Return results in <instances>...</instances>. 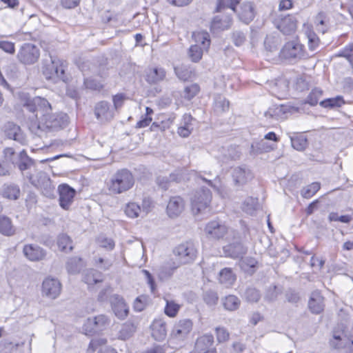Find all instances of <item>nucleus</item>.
Here are the masks:
<instances>
[{
	"label": "nucleus",
	"mask_w": 353,
	"mask_h": 353,
	"mask_svg": "<svg viewBox=\"0 0 353 353\" xmlns=\"http://www.w3.org/2000/svg\"><path fill=\"white\" fill-rule=\"evenodd\" d=\"M23 107L31 114L28 117L32 121V129L57 131L68 125L67 115L62 113H52V106L44 98H28L24 102Z\"/></svg>",
	"instance_id": "obj_1"
},
{
	"label": "nucleus",
	"mask_w": 353,
	"mask_h": 353,
	"mask_svg": "<svg viewBox=\"0 0 353 353\" xmlns=\"http://www.w3.org/2000/svg\"><path fill=\"white\" fill-rule=\"evenodd\" d=\"M134 184L132 173L128 169L117 170L112 175L108 183L110 192L114 194H120L128 191Z\"/></svg>",
	"instance_id": "obj_2"
},
{
	"label": "nucleus",
	"mask_w": 353,
	"mask_h": 353,
	"mask_svg": "<svg viewBox=\"0 0 353 353\" xmlns=\"http://www.w3.org/2000/svg\"><path fill=\"white\" fill-rule=\"evenodd\" d=\"M192 37L196 44L190 47L188 54L192 62L197 63L201 59L203 51L207 50L210 47V35L206 32H194Z\"/></svg>",
	"instance_id": "obj_3"
},
{
	"label": "nucleus",
	"mask_w": 353,
	"mask_h": 353,
	"mask_svg": "<svg viewBox=\"0 0 353 353\" xmlns=\"http://www.w3.org/2000/svg\"><path fill=\"white\" fill-rule=\"evenodd\" d=\"M178 265L193 262L196 258L198 250L196 244L192 241H186L176 246L174 251Z\"/></svg>",
	"instance_id": "obj_4"
},
{
	"label": "nucleus",
	"mask_w": 353,
	"mask_h": 353,
	"mask_svg": "<svg viewBox=\"0 0 353 353\" xmlns=\"http://www.w3.org/2000/svg\"><path fill=\"white\" fill-rule=\"evenodd\" d=\"M65 69L66 64L64 61L54 59L52 60L51 63L46 66L43 74L47 79L52 80L54 82L58 81H65L67 80Z\"/></svg>",
	"instance_id": "obj_5"
},
{
	"label": "nucleus",
	"mask_w": 353,
	"mask_h": 353,
	"mask_svg": "<svg viewBox=\"0 0 353 353\" xmlns=\"http://www.w3.org/2000/svg\"><path fill=\"white\" fill-rule=\"evenodd\" d=\"M280 55L282 58L290 60L301 59L307 57L303 45L296 40L287 42L281 49Z\"/></svg>",
	"instance_id": "obj_6"
},
{
	"label": "nucleus",
	"mask_w": 353,
	"mask_h": 353,
	"mask_svg": "<svg viewBox=\"0 0 353 353\" xmlns=\"http://www.w3.org/2000/svg\"><path fill=\"white\" fill-rule=\"evenodd\" d=\"M212 194L208 189H201L191 199L192 211L194 215L202 213L208 206Z\"/></svg>",
	"instance_id": "obj_7"
},
{
	"label": "nucleus",
	"mask_w": 353,
	"mask_h": 353,
	"mask_svg": "<svg viewBox=\"0 0 353 353\" xmlns=\"http://www.w3.org/2000/svg\"><path fill=\"white\" fill-rule=\"evenodd\" d=\"M27 177L34 186L41 190L43 195L49 198L54 196V187L46 173L39 172L36 176L30 174Z\"/></svg>",
	"instance_id": "obj_8"
},
{
	"label": "nucleus",
	"mask_w": 353,
	"mask_h": 353,
	"mask_svg": "<svg viewBox=\"0 0 353 353\" xmlns=\"http://www.w3.org/2000/svg\"><path fill=\"white\" fill-rule=\"evenodd\" d=\"M204 232L208 239L219 240L227 234L228 228L221 220H212L206 224L204 228Z\"/></svg>",
	"instance_id": "obj_9"
},
{
	"label": "nucleus",
	"mask_w": 353,
	"mask_h": 353,
	"mask_svg": "<svg viewBox=\"0 0 353 353\" xmlns=\"http://www.w3.org/2000/svg\"><path fill=\"white\" fill-rule=\"evenodd\" d=\"M193 328V322L190 319H182L177 321L171 331L170 336L175 340L184 341L190 334Z\"/></svg>",
	"instance_id": "obj_10"
},
{
	"label": "nucleus",
	"mask_w": 353,
	"mask_h": 353,
	"mask_svg": "<svg viewBox=\"0 0 353 353\" xmlns=\"http://www.w3.org/2000/svg\"><path fill=\"white\" fill-rule=\"evenodd\" d=\"M109 301L114 315L120 320H124L129 314V307L123 297L114 294L110 296Z\"/></svg>",
	"instance_id": "obj_11"
},
{
	"label": "nucleus",
	"mask_w": 353,
	"mask_h": 353,
	"mask_svg": "<svg viewBox=\"0 0 353 353\" xmlns=\"http://www.w3.org/2000/svg\"><path fill=\"white\" fill-rule=\"evenodd\" d=\"M19 60L24 64H32L35 63L39 57V50L33 44L24 43L18 54Z\"/></svg>",
	"instance_id": "obj_12"
},
{
	"label": "nucleus",
	"mask_w": 353,
	"mask_h": 353,
	"mask_svg": "<svg viewBox=\"0 0 353 353\" xmlns=\"http://www.w3.org/2000/svg\"><path fill=\"white\" fill-rule=\"evenodd\" d=\"M61 292V283L54 278H46L41 286V293L43 296L51 299L57 298Z\"/></svg>",
	"instance_id": "obj_13"
},
{
	"label": "nucleus",
	"mask_w": 353,
	"mask_h": 353,
	"mask_svg": "<svg viewBox=\"0 0 353 353\" xmlns=\"http://www.w3.org/2000/svg\"><path fill=\"white\" fill-rule=\"evenodd\" d=\"M297 19L295 15L288 14L274 21V25L283 34H293L297 28Z\"/></svg>",
	"instance_id": "obj_14"
},
{
	"label": "nucleus",
	"mask_w": 353,
	"mask_h": 353,
	"mask_svg": "<svg viewBox=\"0 0 353 353\" xmlns=\"http://www.w3.org/2000/svg\"><path fill=\"white\" fill-rule=\"evenodd\" d=\"M59 204L64 210H68L72 205L76 191L67 184H61L58 188Z\"/></svg>",
	"instance_id": "obj_15"
},
{
	"label": "nucleus",
	"mask_w": 353,
	"mask_h": 353,
	"mask_svg": "<svg viewBox=\"0 0 353 353\" xmlns=\"http://www.w3.org/2000/svg\"><path fill=\"white\" fill-rule=\"evenodd\" d=\"M5 134L8 139H13L22 145L27 144L28 141L25 134L21 128L14 123L8 122L6 124Z\"/></svg>",
	"instance_id": "obj_16"
},
{
	"label": "nucleus",
	"mask_w": 353,
	"mask_h": 353,
	"mask_svg": "<svg viewBox=\"0 0 353 353\" xmlns=\"http://www.w3.org/2000/svg\"><path fill=\"white\" fill-rule=\"evenodd\" d=\"M94 115L101 122L111 120L114 117V112L110 108V103L105 101L98 102L94 107Z\"/></svg>",
	"instance_id": "obj_17"
},
{
	"label": "nucleus",
	"mask_w": 353,
	"mask_h": 353,
	"mask_svg": "<svg viewBox=\"0 0 353 353\" xmlns=\"http://www.w3.org/2000/svg\"><path fill=\"white\" fill-rule=\"evenodd\" d=\"M23 252L24 255L32 261H42L46 256V250L34 244L25 245Z\"/></svg>",
	"instance_id": "obj_18"
},
{
	"label": "nucleus",
	"mask_w": 353,
	"mask_h": 353,
	"mask_svg": "<svg viewBox=\"0 0 353 353\" xmlns=\"http://www.w3.org/2000/svg\"><path fill=\"white\" fill-rule=\"evenodd\" d=\"M166 72L163 68L152 67L145 70V81L150 84H157L165 79Z\"/></svg>",
	"instance_id": "obj_19"
},
{
	"label": "nucleus",
	"mask_w": 353,
	"mask_h": 353,
	"mask_svg": "<svg viewBox=\"0 0 353 353\" xmlns=\"http://www.w3.org/2000/svg\"><path fill=\"white\" fill-rule=\"evenodd\" d=\"M324 298L320 291L315 290L311 293L308 307L313 314H320L324 309Z\"/></svg>",
	"instance_id": "obj_20"
},
{
	"label": "nucleus",
	"mask_w": 353,
	"mask_h": 353,
	"mask_svg": "<svg viewBox=\"0 0 353 353\" xmlns=\"http://www.w3.org/2000/svg\"><path fill=\"white\" fill-rule=\"evenodd\" d=\"M226 256L232 259L242 258L247 252V248L240 242L230 243L223 248Z\"/></svg>",
	"instance_id": "obj_21"
},
{
	"label": "nucleus",
	"mask_w": 353,
	"mask_h": 353,
	"mask_svg": "<svg viewBox=\"0 0 353 353\" xmlns=\"http://www.w3.org/2000/svg\"><path fill=\"white\" fill-rule=\"evenodd\" d=\"M332 346L339 350V353H347L350 349V345H353V339H347V334L345 330L343 331V336L334 334L333 339L330 341Z\"/></svg>",
	"instance_id": "obj_22"
},
{
	"label": "nucleus",
	"mask_w": 353,
	"mask_h": 353,
	"mask_svg": "<svg viewBox=\"0 0 353 353\" xmlns=\"http://www.w3.org/2000/svg\"><path fill=\"white\" fill-rule=\"evenodd\" d=\"M232 19L230 14H223L215 16L211 21V29L214 30H225L230 28Z\"/></svg>",
	"instance_id": "obj_23"
},
{
	"label": "nucleus",
	"mask_w": 353,
	"mask_h": 353,
	"mask_svg": "<svg viewBox=\"0 0 353 353\" xmlns=\"http://www.w3.org/2000/svg\"><path fill=\"white\" fill-rule=\"evenodd\" d=\"M253 177L250 170L245 167H237L233 169L232 178L237 185H243Z\"/></svg>",
	"instance_id": "obj_24"
},
{
	"label": "nucleus",
	"mask_w": 353,
	"mask_h": 353,
	"mask_svg": "<svg viewBox=\"0 0 353 353\" xmlns=\"http://www.w3.org/2000/svg\"><path fill=\"white\" fill-rule=\"evenodd\" d=\"M152 336L158 341H163L167 336L166 323L162 319L154 320L151 325Z\"/></svg>",
	"instance_id": "obj_25"
},
{
	"label": "nucleus",
	"mask_w": 353,
	"mask_h": 353,
	"mask_svg": "<svg viewBox=\"0 0 353 353\" xmlns=\"http://www.w3.org/2000/svg\"><path fill=\"white\" fill-rule=\"evenodd\" d=\"M184 208L183 200L180 196L172 197L167 205V212L169 216L174 217L181 213Z\"/></svg>",
	"instance_id": "obj_26"
},
{
	"label": "nucleus",
	"mask_w": 353,
	"mask_h": 353,
	"mask_svg": "<svg viewBox=\"0 0 353 353\" xmlns=\"http://www.w3.org/2000/svg\"><path fill=\"white\" fill-rule=\"evenodd\" d=\"M21 194L20 188L15 183H5L2 186L1 195L10 200H17Z\"/></svg>",
	"instance_id": "obj_27"
},
{
	"label": "nucleus",
	"mask_w": 353,
	"mask_h": 353,
	"mask_svg": "<svg viewBox=\"0 0 353 353\" xmlns=\"http://www.w3.org/2000/svg\"><path fill=\"white\" fill-rule=\"evenodd\" d=\"M214 343V336L211 334H205L197 338L195 349L199 352L210 350Z\"/></svg>",
	"instance_id": "obj_28"
},
{
	"label": "nucleus",
	"mask_w": 353,
	"mask_h": 353,
	"mask_svg": "<svg viewBox=\"0 0 353 353\" xmlns=\"http://www.w3.org/2000/svg\"><path fill=\"white\" fill-rule=\"evenodd\" d=\"M304 32L307 38V44L309 50L314 51L318 49L320 44V40L316 34L313 31L310 25L304 24Z\"/></svg>",
	"instance_id": "obj_29"
},
{
	"label": "nucleus",
	"mask_w": 353,
	"mask_h": 353,
	"mask_svg": "<svg viewBox=\"0 0 353 353\" xmlns=\"http://www.w3.org/2000/svg\"><path fill=\"white\" fill-rule=\"evenodd\" d=\"M239 19L248 24L254 18V8L250 3H243L241 7V11L238 12Z\"/></svg>",
	"instance_id": "obj_30"
},
{
	"label": "nucleus",
	"mask_w": 353,
	"mask_h": 353,
	"mask_svg": "<svg viewBox=\"0 0 353 353\" xmlns=\"http://www.w3.org/2000/svg\"><path fill=\"white\" fill-rule=\"evenodd\" d=\"M108 322L109 321L108 317L105 315L101 314L92 319H88L85 325L90 326L91 328L89 331L92 332L102 329L107 324H108Z\"/></svg>",
	"instance_id": "obj_31"
},
{
	"label": "nucleus",
	"mask_w": 353,
	"mask_h": 353,
	"mask_svg": "<svg viewBox=\"0 0 353 353\" xmlns=\"http://www.w3.org/2000/svg\"><path fill=\"white\" fill-rule=\"evenodd\" d=\"M179 265L176 262H168L158 269V276L161 280L169 279Z\"/></svg>",
	"instance_id": "obj_32"
},
{
	"label": "nucleus",
	"mask_w": 353,
	"mask_h": 353,
	"mask_svg": "<svg viewBox=\"0 0 353 353\" xmlns=\"http://www.w3.org/2000/svg\"><path fill=\"white\" fill-rule=\"evenodd\" d=\"M288 108L283 105H276L270 108L265 113V117L274 118L276 120L283 119L285 118V114L288 112Z\"/></svg>",
	"instance_id": "obj_33"
},
{
	"label": "nucleus",
	"mask_w": 353,
	"mask_h": 353,
	"mask_svg": "<svg viewBox=\"0 0 353 353\" xmlns=\"http://www.w3.org/2000/svg\"><path fill=\"white\" fill-rule=\"evenodd\" d=\"M15 232V228L12 220L6 216H0V233L5 236H12Z\"/></svg>",
	"instance_id": "obj_34"
},
{
	"label": "nucleus",
	"mask_w": 353,
	"mask_h": 353,
	"mask_svg": "<svg viewBox=\"0 0 353 353\" xmlns=\"http://www.w3.org/2000/svg\"><path fill=\"white\" fill-rule=\"evenodd\" d=\"M219 282L226 287L231 286L236 280V276L231 268H223L221 270L219 277Z\"/></svg>",
	"instance_id": "obj_35"
},
{
	"label": "nucleus",
	"mask_w": 353,
	"mask_h": 353,
	"mask_svg": "<svg viewBox=\"0 0 353 353\" xmlns=\"http://www.w3.org/2000/svg\"><path fill=\"white\" fill-rule=\"evenodd\" d=\"M192 117L190 114H185L183 117V122L181 126L178 128V134L182 137H188L193 128L192 127L191 121Z\"/></svg>",
	"instance_id": "obj_36"
},
{
	"label": "nucleus",
	"mask_w": 353,
	"mask_h": 353,
	"mask_svg": "<svg viewBox=\"0 0 353 353\" xmlns=\"http://www.w3.org/2000/svg\"><path fill=\"white\" fill-rule=\"evenodd\" d=\"M57 245L59 250L64 252H70L73 250L72 241L65 234H61L57 237Z\"/></svg>",
	"instance_id": "obj_37"
},
{
	"label": "nucleus",
	"mask_w": 353,
	"mask_h": 353,
	"mask_svg": "<svg viewBox=\"0 0 353 353\" xmlns=\"http://www.w3.org/2000/svg\"><path fill=\"white\" fill-rule=\"evenodd\" d=\"M224 308L229 311H234L239 308L240 300L234 295H229L222 300Z\"/></svg>",
	"instance_id": "obj_38"
},
{
	"label": "nucleus",
	"mask_w": 353,
	"mask_h": 353,
	"mask_svg": "<svg viewBox=\"0 0 353 353\" xmlns=\"http://www.w3.org/2000/svg\"><path fill=\"white\" fill-rule=\"evenodd\" d=\"M241 0H218L215 11L221 12L226 8H230L234 12H237L236 6L240 3Z\"/></svg>",
	"instance_id": "obj_39"
},
{
	"label": "nucleus",
	"mask_w": 353,
	"mask_h": 353,
	"mask_svg": "<svg viewBox=\"0 0 353 353\" xmlns=\"http://www.w3.org/2000/svg\"><path fill=\"white\" fill-rule=\"evenodd\" d=\"M291 144L292 146L296 150L302 151L307 145V140L305 135L299 134L295 137H292Z\"/></svg>",
	"instance_id": "obj_40"
},
{
	"label": "nucleus",
	"mask_w": 353,
	"mask_h": 353,
	"mask_svg": "<svg viewBox=\"0 0 353 353\" xmlns=\"http://www.w3.org/2000/svg\"><path fill=\"white\" fill-rule=\"evenodd\" d=\"M321 185L319 183H312L304 187L301 191V194L303 197L305 199H310L319 191Z\"/></svg>",
	"instance_id": "obj_41"
},
{
	"label": "nucleus",
	"mask_w": 353,
	"mask_h": 353,
	"mask_svg": "<svg viewBox=\"0 0 353 353\" xmlns=\"http://www.w3.org/2000/svg\"><path fill=\"white\" fill-rule=\"evenodd\" d=\"M230 103L224 97L218 96L214 101V111L217 113L224 112L229 109Z\"/></svg>",
	"instance_id": "obj_42"
},
{
	"label": "nucleus",
	"mask_w": 353,
	"mask_h": 353,
	"mask_svg": "<svg viewBox=\"0 0 353 353\" xmlns=\"http://www.w3.org/2000/svg\"><path fill=\"white\" fill-rule=\"evenodd\" d=\"M165 301V314L169 317H175L181 308V305L176 303L174 301L166 299Z\"/></svg>",
	"instance_id": "obj_43"
},
{
	"label": "nucleus",
	"mask_w": 353,
	"mask_h": 353,
	"mask_svg": "<svg viewBox=\"0 0 353 353\" xmlns=\"http://www.w3.org/2000/svg\"><path fill=\"white\" fill-rule=\"evenodd\" d=\"M135 332V327L132 323L124 324L119 332L118 338L121 340L129 339Z\"/></svg>",
	"instance_id": "obj_44"
},
{
	"label": "nucleus",
	"mask_w": 353,
	"mask_h": 353,
	"mask_svg": "<svg viewBox=\"0 0 353 353\" xmlns=\"http://www.w3.org/2000/svg\"><path fill=\"white\" fill-rule=\"evenodd\" d=\"M81 258L72 257L70 258L66 264V268L70 274H77L80 271L81 269Z\"/></svg>",
	"instance_id": "obj_45"
},
{
	"label": "nucleus",
	"mask_w": 353,
	"mask_h": 353,
	"mask_svg": "<svg viewBox=\"0 0 353 353\" xmlns=\"http://www.w3.org/2000/svg\"><path fill=\"white\" fill-rule=\"evenodd\" d=\"M203 299L207 305L210 306H213L217 303L219 296L215 291L208 290L203 292Z\"/></svg>",
	"instance_id": "obj_46"
},
{
	"label": "nucleus",
	"mask_w": 353,
	"mask_h": 353,
	"mask_svg": "<svg viewBox=\"0 0 353 353\" xmlns=\"http://www.w3.org/2000/svg\"><path fill=\"white\" fill-rule=\"evenodd\" d=\"M259 205L258 199L249 197L243 204V210L250 214H252Z\"/></svg>",
	"instance_id": "obj_47"
},
{
	"label": "nucleus",
	"mask_w": 353,
	"mask_h": 353,
	"mask_svg": "<svg viewBox=\"0 0 353 353\" xmlns=\"http://www.w3.org/2000/svg\"><path fill=\"white\" fill-rule=\"evenodd\" d=\"M244 297L249 302H257L261 298V294L256 288H248L244 292Z\"/></svg>",
	"instance_id": "obj_48"
},
{
	"label": "nucleus",
	"mask_w": 353,
	"mask_h": 353,
	"mask_svg": "<svg viewBox=\"0 0 353 353\" xmlns=\"http://www.w3.org/2000/svg\"><path fill=\"white\" fill-rule=\"evenodd\" d=\"M141 208L135 203H130L125 209V214L130 218H137L141 212Z\"/></svg>",
	"instance_id": "obj_49"
},
{
	"label": "nucleus",
	"mask_w": 353,
	"mask_h": 353,
	"mask_svg": "<svg viewBox=\"0 0 353 353\" xmlns=\"http://www.w3.org/2000/svg\"><path fill=\"white\" fill-rule=\"evenodd\" d=\"M174 72L177 77L183 81L188 80L192 75V71L185 66L175 67Z\"/></svg>",
	"instance_id": "obj_50"
},
{
	"label": "nucleus",
	"mask_w": 353,
	"mask_h": 353,
	"mask_svg": "<svg viewBox=\"0 0 353 353\" xmlns=\"http://www.w3.org/2000/svg\"><path fill=\"white\" fill-rule=\"evenodd\" d=\"M323 92L319 88L313 89L307 97V102L311 105H315L318 103L321 97Z\"/></svg>",
	"instance_id": "obj_51"
},
{
	"label": "nucleus",
	"mask_w": 353,
	"mask_h": 353,
	"mask_svg": "<svg viewBox=\"0 0 353 353\" xmlns=\"http://www.w3.org/2000/svg\"><path fill=\"white\" fill-rule=\"evenodd\" d=\"M3 156L6 161L12 164L17 163L19 154H16L12 148H6L3 150Z\"/></svg>",
	"instance_id": "obj_52"
},
{
	"label": "nucleus",
	"mask_w": 353,
	"mask_h": 353,
	"mask_svg": "<svg viewBox=\"0 0 353 353\" xmlns=\"http://www.w3.org/2000/svg\"><path fill=\"white\" fill-rule=\"evenodd\" d=\"M338 57H345L347 59L351 65L353 64V43H350L346 46L343 50H341L339 54Z\"/></svg>",
	"instance_id": "obj_53"
},
{
	"label": "nucleus",
	"mask_w": 353,
	"mask_h": 353,
	"mask_svg": "<svg viewBox=\"0 0 353 353\" xmlns=\"http://www.w3.org/2000/svg\"><path fill=\"white\" fill-rule=\"evenodd\" d=\"M217 342L221 343L228 341L230 333L226 328L223 327H217L215 328Z\"/></svg>",
	"instance_id": "obj_54"
},
{
	"label": "nucleus",
	"mask_w": 353,
	"mask_h": 353,
	"mask_svg": "<svg viewBox=\"0 0 353 353\" xmlns=\"http://www.w3.org/2000/svg\"><path fill=\"white\" fill-rule=\"evenodd\" d=\"M342 103H343V99L339 97L333 99H327L320 102V105L325 108L339 107Z\"/></svg>",
	"instance_id": "obj_55"
},
{
	"label": "nucleus",
	"mask_w": 353,
	"mask_h": 353,
	"mask_svg": "<svg viewBox=\"0 0 353 353\" xmlns=\"http://www.w3.org/2000/svg\"><path fill=\"white\" fill-rule=\"evenodd\" d=\"M147 297L144 295L139 296L135 299L133 303V309L136 312L143 311L146 306Z\"/></svg>",
	"instance_id": "obj_56"
},
{
	"label": "nucleus",
	"mask_w": 353,
	"mask_h": 353,
	"mask_svg": "<svg viewBox=\"0 0 353 353\" xmlns=\"http://www.w3.org/2000/svg\"><path fill=\"white\" fill-rule=\"evenodd\" d=\"M199 86L196 83L187 86L184 90V97L190 100L199 93Z\"/></svg>",
	"instance_id": "obj_57"
},
{
	"label": "nucleus",
	"mask_w": 353,
	"mask_h": 353,
	"mask_svg": "<svg viewBox=\"0 0 353 353\" xmlns=\"http://www.w3.org/2000/svg\"><path fill=\"white\" fill-rule=\"evenodd\" d=\"M84 85L86 88L92 90H100L103 88V85L101 82L92 78H84Z\"/></svg>",
	"instance_id": "obj_58"
},
{
	"label": "nucleus",
	"mask_w": 353,
	"mask_h": 353,
	"mask_svg": "<svg viewBox=\"0 0 353 353\" xmlns=\"http://www.w3.org/2000/svg\"><path fill=\"white\" fill-rule=\"evenodd\" d=\"M99 245L107 250H112L114 248V242L112 239L103 236H99L97 239Z\"/></svg>",
	"instance_id": "obj_59"
},
{
	"label": "nucleus",
	"mask_w": 353,
	"mask_h": 353,
	"mask_svg": "<svg viewBox=\"0 0 353 353\" xmlns=\"http://www.w3.org/2000/svg\"><path fill=\"white\" fill-rule=\"evenodd\" d=\"M232 40L235 46H241L245 41V34L239 30L234 31L232 33Z\"/></svg>",
	"instance_id": "obj_60"
},
{
	"label": "nucleus",
	"mask_w": 353,
	"mask_h": 353,
	"mask_svg": "<svg viewBox=\"0 0 353 353\" xmlns=\"http://www.w3.org/2000/svg\"><path fill=\"white\" fill-rule=\"evenodd\" d=\"M0 48L11 54H13L15 52L14 43L8 41H0Z\"/></svg>",
	"instance_id": "obj_61"
},
{
	"label": "nucleus",
	"mask_w": 353,
	"mask_h": 353,
	"mask_svg": "<svg viewBox=\"0 0 353 353\" xmlns=\"http://www.w3.org/2000/svg\"><path fill=\"white\" fill-rule=\"evenodd\" d=\"M325 14L323 12H319L315 18V23L318 27V30L323 33L326 32V29L323 27L325 25Z\"/></svg>",
	"instance_id": "obj_62"
},
{
	"label": "nucleus",
	"mask_w": 353,
	"mask_h": 353,
	"mask_svg": "<svg viewBox=\"0 0 353 353\" xmlns=\"http://www.w3.org/2000/svg\"><path fill=\"white\" fill-rule=\"evenodd\" d=\"M106 343H107V340L105 339H103V338L93 339L91 340V341L89 344L88 350H91V352H93L96 350V349L98 347H99L101 345H103Z\"/></svg>",
	"instance_id": "obj_63"
},
{
	"label": "nucleus",
	"mask_w": 353,
	"mask_h": 353,
	"mask_svg": "<svg viewBox=\"0 0 353 353\" xmlns=\"http://www.w3.org/2000/svg\"><path fill=\"white\" fill-rule=\"evenodd\" d=\"M278 293L276 292V286H270L266 292L264 299L270 302L274 301L277 297Z\"/></svg>",
	"instance_id": "obj_64"
}]
</instances>
